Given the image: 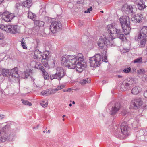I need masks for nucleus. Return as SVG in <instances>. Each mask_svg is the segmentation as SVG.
<instances>
[{
    "label": "nucleus",
    "mask_w": 147,
    "mask_h": 147,
    "mask_svg": "<svg viewBox=\"0 0 147 147\" xmlns=\"http://www.w3.org/2000/svg\"><path fill=\"white\" fill-rule=\"evenodd\" d=\"M61 60L62 65L72 69L76 67V71L79 73L83 71L85 66L81 53L79 54L77 56L65 55L61 57Z\"/></svg>",
    "instance_id": "nucleus-1"
},
{
    "label": "nucleus",
    "mask_w": 147,
    "mask_h": 147,
    "mask_svg": "<svg viewBox=\"0 0 147 147\" xmlns=\"http://www.w3.org/2000/svg\"><path fill=\"white\" fill-rule=\"evenodd\" d=\"M107 29L109 34L106 37L103 35L100 37L98 42V45L101 48H103L106 46H109L112 47L114 46V42L113 38V34L118 38L124 40L126 38L124 35L122 34V31L120 29L115 28L112 24H110L107 26ZM107 46H106V47Z\"/></svg>",
    "instance_id": "nucleus-2"
},
{
    "label": "nucleus",
    "mask_w": 147,
    "mask_h": 147,
    "mask_svg": "<svg viewBox=\"0 0 147 147\" xmlns=\"http://www.w3.org/2000/svg\"><path fill=\"white\" fill-rule=\"evenodd\" d=\"M56 70V74L51 75L49 76L46 71L42 73L45 80L49 79V78L51 80L54 79H56L59 80H61L64 76V70L62 68L60 67H57Z\"/></svg>",
    "instance_id": "nucleus-3"
},
{
    "label": "nucleus",
    "mask_w": 147,
    "mask_h": 147,
    "mask_svg": "<svg viewBox=\"0 0 147 147\" xmlns=\"http://www.w3.org/2000/svg\"><path fill=\"white\" fill-rule=\"evenodd\" d=\"M102 59V56L99 54H96L93 57H90V66L92 67H99L101 63Z\"/></svg>",
    "instance_id": "nucleus-4"
},
{
    "label": "nucleus",
    "mask_w": 147,
    "mask_h": 147,
    "mask_svg": "<svg viewBox=\"0 0 147 147\" xmlns=\"http://www.w3.org/2000/svg\"><path fill=\"white\" fill-rule=\"evenodd\" d=\"M51 32L55 33L62 29V26L60 21H54L52 22L50 26Z\"/></svg>",
    "instance_id": "nucleus-5"
},
{
    "label": "nucleus",
    "mask_w": 147,
    "mask_h": 147,
    "mask_svg": "<svg viewBox=\"0 0 147 147\" xmlns=\"http://www.w3.org/2000/svg\"><path fill=\"white\" fill-rule=\"evenodd\" d=\"M9 127L8 125H6L3 127L0 130V142H4L8 138L7 131Z\"/></svg>",
    "instance_id": "nucleus-6"
},
{
    "label": "nucleus",
    "mask_w": 147,
    "mask_h": 147,
    "mask_svg": "<svg viewBox=\"0 0 147 147\" xmlns=\"http://www.w3.org/2000/svg\"><path fill=\"white\" fill-rule=\"evenodd\" d=\"M15 17L13 13H12L6 11L1 15V17L3 20L6 22H10Z\"/></svg>",
    "instance_id": "nucleus-7"
},
{
    "label": "nucleus",
    "mask_w": 147,
    "mask_h": 147,
    "mask_svg": "<svg viewBox=\"0 0 147 147\" xmlns=\"http://www.w3.org/2000/svg\"><path fill=\"white\" fill-rule=\"evenodd\" d=\"M129 18L127 16H124L119 18V20L122 28L129 25Z\"/></svg>",
    "instance_id": "nucleus-8"
},
{
    "label": "nucleus",
    "mask_w": 147,
    "mask_h": 147,
    "mask_svg": "<svg viewBox=\"0 0 147 147\" xmlns=\"http://www.w3.org/2000/svg\"><path fill=\"white\" fill-rule=\"evenodd\" d=\"M142 103L141 98H139L133 100L131 102V105L134 109H137L140 107L142 105Z\"/></svg>",
    "instance_id": "nucleus-9"
},
{
    "label": "nucleus",
    "mask_w": 147,
    "mask_h": 147,
    "mask_svg": "<svg viewBox=\"0 0 147 147\" xmlns=\"http://www.w3.org/2000/svg\"><path fill=\"white\" fill-rule=\"evenodd\" d=\"M121 107V105L119 102H116L113 106L111 109V115H114L120 109Z\"/></svg>",
    "instance_id": "nucleus-10"
},
{
    "label": "nucleus",
    "mask_w": 147,
    "mask_h": 147,
    "mask_svg": "<svg viewBox=\"0 0 147 147\" xmlns=\"http://www.w3.org/2000/svg\"><path fill=\"white\" fill-rule=\"evenodd\" d=\"M120 129H121L122 133L123 135L125 136H128L129 135V129L125 123H122L120 126Z\"/></svg>",
    "instance_id": "nucleus-11"
},
{
    "label": "nucleus",
    "mask_w": 147,
    "mask_h": 147,
    "mask_svg": "<svg viewBox=\"0 0 147 147\" xmlns=\"http://www.w3.org/2000/svg\"><path fill=\"white\" fill-rule=\"evenodd\" d=\"M138 38L140 40L139 47L140 48L144 47L147 41L146 37H144L141 35V34H138Z\"/></svg>",
    "instance_id": "nucleus-12"
},
{
    "label": "nucleus",
    "mask_w": 147,
    "mask_h": 147,
    "mask_svg": "<svg viewBox=\"0 0 147 147\" xmlns=\"http://www.w3.org/2000/svg\"><path fill=\"white\" fill-rule=\"evenodd\" d=\"M7 32L15 34L18 32L17 25H9L7 26Z\"/></svg>",
    "instance_id": "nucleus-13"
},
{
    "label": "nucleus",
    "mask_w": 147,
    "mask_h": 147,
    "mask_svg": "<svg viewBox=\"0 0 147 147\" xmlns=\"http://www.w3.org/2000/svg\"><path fill=\"white\" fill-rule=\"evenodd\" d=\"M42 53L39 50L36 49L34 51L33 57L36 59H40L42 57Z\"/></svg>",
    "instance_id": "nucleus-14"
},
{
    "label": "nucleus",
    "mask_w": 147,
    "mask_h": 147,
    "mask_svg": "<svg viewBox=\"0 0 147 147\" xmlns=\"http://www.w3.org/2000/svg\"><path fill=\"white\" fill-rule=\"evenodd\" d=\"M18 69L17 67H15L11 70L10 74L13 77L18 78L19 76L18 74Z\"/></svg>",
    "instance_id": "nucleus-15"
},
{
    "label": "nucleus",
    "mask_w": 147,
    "mask_h": 147,
    "mask_svg": "<svg viewBox=\"0 0 147 147\" xmlns=\"http://www.w3.org/2000/svg\"><path fill=\"white\" fill-rule=\"evenodd\" d=\"M0 71L1 74L5 76H7L10 75V72L9 70L0 67Z\"/></svg>",
    "instance_id": "nucleus-16"
},
{
    "label": "nucleus",
    "mask_w": 147,
    "mask_h": 147,
    "mask_svg": "<svg viewBox=\"0 0 147 147\" xmlns=\"http://www.w3.org/2000/svg\"><path fill=\"white\" fill-rule=\"evenodd\" d=\"M141 88L139 86H135L131 90V92L132 94L137 95L141 91Z\"/></svg>",
    "instance_id": "nucleus-17"
},
{
    "label": "nucleus",
    "mask_w": 147,
    "mask_h": 147,
    "mask_svg": "<svg viewBox=\"0 0 147 147\" xmlns=\"http://www.w3.org/2000/svg\"><path fill=\"white\" fill-rule=\"evenodd\" d=\"M138 34H141L144 37H146L147 34V26H144L140 30V32Z\"/></svg>",
    "instance_id": "nucleus-18"
},
{
    "label": "nucleus",
    "mask_w": 147,
    "mask_h": 147,
    "mask_svg": "<svg viewBox=\"0 0 147 147\" xmlns=\"http://www.w3.org/2000/svg\"><path fill=\"white\" fill-rule=\"evenodd\" d=\"M106 45H105V46L103 48H104L105 49H104V50L103 51V52L102 53V54L103 55H104V56L103 57V58L102 61H104L105 62H107V56H106V54L107 53V48L108 47H109L110 46H108V45L106 46H107L106 47ZM100 48L101 49L100 47ZM102 49H103V48H102Z\"/></svg>",
    "instance_id": "nucleus-19"
},
{
    "label": "nucleus",
    "mask_w": 147,
    "mask_h": 147,
    "mask_svg": "<svg viewBox=\"0 0 147 147\" xmlns=\"http://www.w3.org/2000/svg\"><path fill=\"white\" fill-rule=\"evenodd\" d=\"M127 26H125V27L122 28L123 30L124 33L125 35L128 34L129 33L131 30L130 25Z\"/></svg>",
    "instance_id": "nucleus-20"
},
{
    "label": "nucleus",
    "mask_w": 147,
    "mask_h": 147,
    "mask_svg": "<svg viewBox=\"0 0 147 147\" xmlns=\"http://www.w3.org/2000/svg\"><path fill=\"white\" fill-rule=\"evenodd\" d=\"M22 4L24 6L28 8H29L32 5L31 1V0H26Z\"/></svg>",
    "instance_id": "nucleus-21"
},
{
    "label": "nucleus",
    "mask_w": 147,
    "mask_h": 147,
    "mask_svg": "<svg viewBox=\"0 0 147 147\" xmlns=\"http://www.w3.org/2000/svg\"><path fill=\"white\" fill-rule=\"evenodd\" d=\"M126 81L130 85H132L136 83L135 80L133 78H128L127 80Z\"/></svg>",
    "instance_id": "nucleus-22"
},
{
    "label": "nucleus",
    "mask_w": 147,
    "mask_h": 147,
    "mask_svg": "<svg viewBox=\"0 0 147 147\" xmlns=\"http://www.w3.org/2000/svg\"><path fill=\"white\" fill-rule=\"evenodd\" d=\"M91 82V79L90 78H87L83 79L81 82V83L82 84H84L88 83H90Z\"/></svg>",
    "instance_id": "nucleus-23"
},
{
    "label": "nucleus",
    "mask_w": 147,
    "mask_h": 147,
    "mask_svg": "<svg viewBox=\"0 0 147 147\" xmlns=\"http://www.w3.org/2000/svg\"><path fill=\"white\" fill-rule=\"evenodd\" d=\"M122 86H124L125 89L124 90H127L128 89H129L130 87V85L126 81L123 82V83Z\"/></svg>",
    "instance_id": "nucleus-24"
},
{
    "label": "nucleus",
    "mask_w": 147,
    "mask_h": 147,
    "mask_svg": "<svg viewBox=\"0 0 147 147\" xmlns=\"http://www.w3.org/2000/svg\"><path fill=\"white\" fill-rule=\"evenodd\" d=\"M133 7L131 5H127L126 9V11L128 12L129 13H133Z\"/></svg>",
    "instance_id": "nucleus-25"
},
{
    "label": "nucleus",
    "mask_w": 147,
    "mask_h": 147,
    "mask_svg": "<svg viewBox=\"0 0 147 147\" xmlns=\"http://www.w3.org/2000/svg\"><path fill=\"white\" fill-rule=\"evenodd\" d=\"M136 19L137 20L136 22L139 23L141 22L142 20V16L141 14H137L136 16Z\"/></svg>",
    "instance_id": "nucleus-26"
},
{
    "label": "nucleus",
    "mask_w": 147,
    "mask_h": 147,
    "mask_svg": "<svg viewBox=\"0 0 147 147\" xmlns=\"http://www.w3.org/2000/svg\"><path fill=\"white\" fill-rule=\"evenodd\" d=\"M29 76V72L27 71L24 72L22 75V78L24 79H27Z\"/></svg>",
    "instance_id": "nucleus-27"
},
{
    "label": "nucleus",
    "mask_w": 147,
    "mask_h": 147,
    "mask_svg": "<svg viewBox=\"0 0 147 147\" xmlns=\"http://www.w3.org/2000/svg\"><path fill=\"white\" fill-rule=\"evenodd\" d=\"M28 11V17L31 19H34L35 16V15L32 13L30 11H29V10Z\"/></svg>",
    "instance_id": "nucleus-28"
},
{
    "label": "nucleus",
    "mask_w": 147,
    "mask_h": 147,
    "mask_svg": "<svg viewBox=\"0 0 147 147\" xmlns=\"http://www.w3.org/2000/svg\"><path fill=\"white\" fill-rule=\"evenodd\" d=\"M145 73V71L144 69H140L137 71V74H144Z\"/></svg>",
    "instance_id": "nucleus-29"
},
{
    "label": "nucleus",
    "mask_w": 147,
    "mask_h": 147,
    "mask_svg": "<svg viewBox=\"0 0 147 147\" xmlns=\"http://www.w3.org/2000/svg\"><path fill=\"white\" fill-rule=\"evenodd\" d=\"M49 89H47L42 91L41 92V94L44 96H47L50 95Z\"/></svg>",
    "instance_id": "nucleus-30"
},
{
    "label": "nucleus",
    "mask_w": 147,
    "mask_h": 147,
    "mask_svg": "<svg viewBox=\"0 0 147 147\" xmlns=\"http://www.w3.org/2000/svg\"><path fill=\"white\" fill-rule=\"evenodd\" d=\"M40 104L43 107L45 108L47 106L48 103L47 102L42 101L40 102Z\"/></svg>",
    "instance_id": "nucleus-31"
},
{
    "label": "nucleus",
    "mask_w": 147,
    "mask_h": 147,
    "mask_svg": "<svg viewBox=\"0 0 147 147\" xmlns=\"http://www.w3.org/2000/svg\"><path fill=\"white\" fill-rule=\"evenodd\" d=\"M142 62V57H140L139 58H138L136 59L134 61V63H140Z\"/></svg>",
    "instance_id": "nucleus-32"
},
{
    "label": "nucleus",
    "mask_w": 147,
    "mask_h": 147,
    "mask_svg": "<svg viewBox=\"0 0 147 147\" xmlns=\"http://www.w3.org/2000/svg\"><path fill=\"white\" fill-rule=\"evenodd\" d=\"M22 101L24 105L29 106H31L32 105L31 103L27 100L22 99Z\"/></svg>",
    "instance_id": "nucleus-33"
},
{
    "label": "nucleus",
    "mask_w": 147,
    "mask_h": 147,
    "mask_svg": "<svg viewBox=\"0 0 147 147\" xmlns=\"http://www.w3.org/2000/svg\"><path fill=\"white\" fill-rule=\"evenodd\" d=\"M50 95L56 93L57 91L56 88L54 89H49Z\"/></svg>",
    "instance_id": "nucleus-34"
},
{
    "label": "nucleus",
    "mask_w": 147,
    "mask_h": 147,
    "mask_svg": "<svg viewBox=\"0 0 147 147\" xmlns=\"http://www.w3.org/2000/svg\"><path fill=\"white\" fill-rule=\"evenodd\" d=\"M132 125L134 129L137 128L138 126V121L136 120L135 121L132 123Z\"/></svg>",
    "instance_id": "nucleus-35"
},
{
    "label": "nucleus",
    "mask_w": 147,
    "mask_h": 147,
    "mask_svg": "<svg viewBox=\"0 0 147 147\" xmlns=\"http://www.w3.org/2000/svg\"><path fill=\"white\" fill-rule=\"evenodd\" d=\"M7 26H5L3 25H0V28L7 32Z\"/></svg>",
    "instance_id": "nucleus-36"
},
{
    "label": "nucleus",
    "mask_w": 147,
    "mask_h": 147,
    "mask_svg": "<svg viewBox=\"0 0 147 147\" xmlns=\"http://www.w3.org/2000/svg\"><path fill=\"white\" fill-rule=\"evenodd\" d=\"M131 71V68L130 67L127 68L123 70V72L124 73H128L130 72Z\"/></svg>",
    "instance_id": "nucleus-37"
},
{
    "label": "nucleus",
    "mask_w": 147,
    "mask_h": 147,
    "mask_svg": "<svg viewBox=\"0 0 147 147\" xmlns=\"http://www.w3.org/2000/svg\"><path fill=\"white\" fill-rule=\"evenodd\" d=\"M24 40V38H23L22 39V42L21 43V45L22 46L23 48L24 49H26L27 48V47L25 45V42H23V40Z\"/></svg>",
    "instance_id": "nucleus-38"
},
{
    "label": "nucleus",
    "mask_w": 147,
    "mask_h": 147,
    "mask_svg": "<svg viewBox=\"0 0 147 147\" xmlns=\"http://www.w3.org/2000/svg\"><path fill=\"white\" fill-rule=\"evenodd\" d=\"M48 60H44V62H42L43 65L45 67H48Z\"/></svg>",
    "instance_id": "nucleus-39"
},
{
    "label": "nucleus",
    "mask_w": 147,
    "mask_h": 147,
    "mask_svg": "<svg viewBox=\"0 0 147 147\" xmlns=\"http://www.w3.org/2000/svg\"><path fill=\"white\" fill-rule=\"evenodd\" d=\"M49 55V52L48 51H45L43 53V55L46 57H49L48 55Z\"/></svg>",
    "instance_id": "nucleus-40"
},
{
    "label": "nucleus",
    "mask_w": 147,
    "mask_h": 147,
    "mask_svg": "<svg viewBox=\"0 0 147 147\" xmlns=\"http://www.w3.org/2000/svg\"><path fill=\"white\" fill-rule=\"evenodd\" d=\"M42 59L41 60L42 62H44V60H48L49 57H46L44 55H43L42 57Z\"/></svg>",
    "instance_id": "nucleus-41"
},
{
    "label": "nucleus",
    "mask_w": 147,
    "mask_h": 147,
    "mask_svg": "<svg viewBox=\"0 0 147 147\" xmlns=\"http://www.w3.org/2000/svg\"><path fill=\"white\" fill-rule=\"evenodd\" d=\"M40 69L42 72V73L46 71L44 69V67L42 66L40 64V66L39 67Z\"/></svg>",
    "instance_id": "nucleus-42"
},
{
    "label": "nucleus",
    "mask_w": 147,
    "mask_h": 147,
    "mask_svg": "<svg viewBox=\"0 0 147 147\" xmlns=\"http://www.w3.org/2000/svg\"><path fill=\"white\" fill-rule=\"evenodd\" d=\"M131 20L132 21V22L134 23H137L136 21L137 20L136 19V16H134L132 18H131Z\"/></svg>",
    "instance_id": "nucleus-43"
},
{
    "label": "nucleus",
    "mask_w": 147,
    "mask_h": 147,
    "mask_svg": "<svg viewBox=\"0 0 147 147\" xmlns=\"http://www.w3.org/2000/svg\"><path fill=\"white\" fill-rule=\"evenodd\" d=\"M92 10V7H90L89 8H88L87 10L85 11H84L85 13H90V11H91Z\"/></svg>",
    "instance_id": "nucleus-44"
},
{
    "label": "nucleus",
    "mask_w": 147,
    "mask_h": 147,
    "mask_svg": "<svg viewBox=\"0 0 147 147\" xmlns=\"http://www.w3.org/2000/svg\"><path fill=\"white\" fill-rule=\"evenodd\" d=\"M38 26H42L44 24V23L43 21H38Z\"/></svg>",
    "instance_id": "nucleus-45"
},
{
    "label": "nucleus",
    "mask_w": 147,
    "mask_h": 147,
    "mask_svg": "<svg viewBox=\"0 0 147 147\" xmlns=\"http://www.w3.org/2000/svg\"><path fill=\"white\" fill-rule=\"evenodd\" d=\"M4 38V36L2 33H0V40H2Z\"/></svg>",
    "instance_id": "nucleus-46"
},
{
    "label": "nucleus",
    "mask_w": 147,
    "mask_h": 147,
    "mask_svg": "<svg viewBox=\"0 0 147 147\" xmlns=\"http://www.w3.org/2000/svg\"><path fill=\"white\" fill-rule=\"evenodd\" d=\"M144 97L147 98V90L144 92Z\"/></svg>",
    "instance_id": "nucleus-47"
},
{
    "label": "nucleus",
    "mask_w": 147,
    "mask_h": 147,
    "mask_svg": "<svg viewBox=\"0 0 147 147\" xmlns=\"http://www.w3.org/2000/svg\"><path fill=\"white\" fill-rule=\"evenodd\" d=\"M4 116L3 115H0V119H2L4 117Z\"/></svg>",
    "instance_id": "nucleus-48"
},
{
    "label": "nucleus",
    "mask_w": 147,
    "mask_h": 147,
    "mask_svg": "<svg viewBox=\"0 0 147 147\" xmlns=\"http://www.w3.org/2000/svg\"><path fill=\"white\" fill-rule=\"evenodd\" d=\"M56 90H57V91L60 90L61 89L59 86H58L57 88H56Z\"/></svg>",
    "instance_id": "nucleus-49"
},
{
    "label": "nucleus",
    "mask_w": 147,
    "mask_h": 147,
    "mask_svg": "<svg viewBox=\"0 0 147 147\" xmlns=\"http://www.w3.org/2000/svg\"><path fill=\"white\" fill-rule=\"evenodd\" d=\"M59 86H60L61 89H62L65 87V86L63 85H61Z\"/></svg>",
    "instance_id": "nucleus-50"
},
{
    "label": "nucleus",
    "mask_w": 147,
    "mask_h": 147,
    "mask_svg": "<svg viewBox=\"0 0 147 147\" xmlns=\"http://www.w3.org/2000/svg\"><path fill=\"white\" fill-rule=\"evenodd\" d=\"M138 8L140 9V10H142V9H143V7H142L140 5V6L138 7Z\"/></svg>",
    "instance_id": "nucleus-51"
},
{
    "label": "nucleus",
    "mask_w": 147,
    "mask_h": 147,
    "mask_svg": "<svg viewBox=\"0 0 147 147\" xmlns=\"http://www.w3.org/2000/svg\"><path fill=\"white\" fill-rule=\"evenodd\" d=\"M71 88H68L67 90H66V92H70L71 91Z\"/></svg>",
    "instance_id": "nucleus-52"
},
{
    "label": "nucleus",
    "mask_w": 147,
    "mask_h": 147,
    "mask_svg": "<svg viewBox=\"0 0 147 147\" xmlns=\"http://www.w3.org/2000/svg\"><path fill=\"white\" fill-rule=\"evenodd\" d=\"M39 126V125H37L36 127H34L33 128V129H36Z\"/></svg>",
    "instance_id": "nucleus-53"
},
{
    "label": "nucleus",
    "mask_w": 147,
    "mask_h": 147,
    "mask_svg": "<svg viewBox=\"0 0 147 147\" xmlns=\"http://www.w3.org/2000/svg\"><path fill=\"white\" fill-rule=\"evenodd\" d=\"M4 0H0V4H1V3Z\"/></svg>",
    "instance_id": "nucleus-54"
},
{
    "label": "nucleus",
    "mask_w": 147,
    "mask_h": 147,
    "mask_svg": "<svg viewBox=\"0 0 147 147\" xmlns=\"http://www.w3.org/2000/svg\"><path fill=\"white\" fill-rule=\"evenodd\" d=\"M118 77L119 78H121L122 77V76H120V75H118Z\"/></svg>",
    "instance_id": "nucleus-55"
},
{
    "label": "nucleus",
    "mask_w": 147,
    "mask_h": 147,
    "mask_svg": "<svg viewBox=\"0 0 147 147\" xmlns=\"http://www.w3.org/2000/svg\"><path fill=\"white\" fill-rule=\"evenodd\" d=\"M48 132L49 133H50L51 132V130H49L48 131Z\"/></svg>",
    "instance_id": "nucleus-56"
},
{
    "label": "nucleus",
    "mask_w": 147,
    "mask_h": 147,
    "mask_svg": "<svg viewBox=\"0 0 147 147\" xmlns=\"http://www.w3.org/2000/svg\"><path fill=\"white\" fill-rule=\"evenodd\" d=\"M72 104H75V102L74 101H73L72 102Z\"/></svg>",
    "instance_id": "nucleus-57"
},
{
    "label": "nucleus",
    "mask_w": 147,
    "mask_h": 147,
    "mask_svg": "<svg viewBox=\"0 0 147 147\" xmlns=\"http://www.w3.org/2000/svg\"><path fill=\"white\" fill-rule=\"evenodd\" d=\"M63 91L64 92H66V90H65L64 89L63 90Z\"/></svg>",
    "instance_id": "nucleus-58"
},
{
    "label": "nucleus",
    "mask_w": 147,
    "mask_h": 147,
    "mask_svg": "<svg viewBox=\"0 0 147 147\" xmlns=\"http://www.w3.org/2000/svg\"><path fill=\"white\" fill-rule=\"evenodd\" d=\"M69 106L70 107H71L72 106V104L71 103H70L69 104Z\"/></svg>",
    "instance_id": "nucleus-59"
},
{
    "label": "nucleus",
    "mask_w": 147,
    "mask_h": 147,
    "mask_svg": "<svg viewBox=\"0 0 147 147\" xmlns=\"http://www.w3.org/2000/svg\"><path fill=\"white\" fill-rule=\"evenodd\" d=\"M65 117V115H64L62 116V117L64 118V117Z\"/></svg>",
    "instance_id": "nucleus-60"
},
{
    "label": "nucleus",
    "mask_w": 147,
    "mask_h": 147,
    "mask_svg": "<svg viewBox=\"0 0 147 147\" xmlns=\"http://www.w3.org/2000/svg\"><path fill=\"white\" fill-rule=\"evenodd\" d=\"M106 82V81L105 80H103V81H102V82H103V83H104V82Z\"/></svg>",
    "instance_id": "nucleus-61"
},
{
    "label": "nucleus",
    "mask_w": 147,
    "mask_h": 147,
    "mask_svg": "<svg viewBox=\"0 0 147 147\" xmlns=\"http://www.w3.org/2000/svg\"><path fill=\"white\" fill-rule=\"evenodd\" d=\"M45 131H43V133H45Z\"/></svg>",
    "instance_id": "nucleus-62"
},
{
    "label": "nucleus",
    "mask_w": 147,
    "mask_h": 147,
    "mask_svg": "<svg viewBox=\"0 0 147 147\" xmlns=\"http://www.w3.org/2000/svg\"><path fill=\"white\" fill-rule=\"evenodd\" d=\"M45 132L47 133H48V131H45Z\"/></svg>",
    "instance_id": "nucleus-63"
},
{
    "label": "nucleus",
    "mask_w": 147,
    "mask_h": 147,
    "mask_svg": "<svg viewBox=\"0 0 147 147\" xmlns=\"http://www.w3.org/2000/svg\"><path fill=\"white\" fill-rule=\"evenodd\" d=\"M63 121H64L65 120L64 119H63Z\"/></svg>",
    "instance_id": "nucleus-64"
}]
</instances>
